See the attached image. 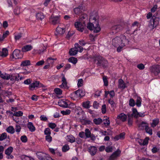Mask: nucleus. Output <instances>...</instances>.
<instances>
[{"instance_id":"obj_44","label":"nucleus","mask_w":160,"mask_h":160,"mask_svg":"<svg viewBox=\"0 0 160 160\" xmlns=\"http://www.w3.org/2000/svg\"><path fill=\"white\" fill-rule=\"evenodd\" d=\"M23 115V112L21 111L15 112L13 114V115L16 117L22 116Z\"/></svg>"},{"instance_id":"obj_49","label":"nucleus","mask_w":160,"mask_h":160,"mask_svg":"<svg viewBox=\"0 0 160 160\" xmlns=\"http://www.w3.org/2000/svg\"><path fill=\"white\" fill-rule=\"evenodd\" d=\"M61 112L63 115H69L71 112V111L69 109H67L65 111H61Z\"/></svg>"},{"instance_id":"obj_9","label":"nucleus","mask_w":160,"mask_h":160,"mask_svg":"<svg viewBox=\"0 0 160 160\" xmlns=\"http://www.w3.org/2000/svg\"><path fill=\"white\" fill-rule=\"evenodd\" d=\"M23 57V54L20 50L15 49L10 56L11 59H18L21 58Z\"/></svg>"},{"instance_id":"obj_38","label":"nucleus","mask_w":160,"mask_h":160,"mask_svg":"<svg viewBox=\"0 0 160 160\" xmlns=\"http://www.w3.org/2000/svg\"><path fill=\"white\" fill-rule=\"evenodd\" d=\"M145 130L146 132L149 134L150 135L152 134V129L148 126V125L146 126V128H145Z\"/></svg>"},{"instance_id":"obj_52","label":"nucleus","mask_w":160,"mask_h":160,"mask_svg":"<svg viewBox=\"0 0 160 160\" xmlns=\"http://www.w3.org/2000/svg\"><path fill=\"white\" fill-rule=\"evenodd\" d=\"M144 116L145 115L144 112H143V113L138 112V114H137V115H135L134 118H138V116L141 117H144Z\"/></svg>"},{"instance_id":"obj_64","label":"nucleus","mask_w":160,"mask_h":160,"mask_svg":"<svg viewBox=\"0 0 160 160\" xmlns=\"http://www.w3.org/2000/svg\"><path fill=\"white\" fill-rule=\"evenodd\" d=\"M54 155L59 156V157H61L62 155V154L61 152L58 151L57 149H56V152Z\"/></svg>"},{"instance_id":"obj_57","label":"nucleus","mask_w":160,"mask_h":160,"mask_svg":"<svg viewBox=\"0 0 160 160\" xmlns=\"http://www.w3.org/2000/svg\"><path fill=\"white\" fill-rule=\"evenodd\" d=\"M137 67L140 70H143L145 68V66L142 63H140L137 65Z\"/></svg>"},{"instance_id":"obj_6","label":"nucleus","mask_w":160,"mask_h":160,"mask_svg":"<svg viewBox=\"0 0 160 160\" xmlns=\"http://www.w3.org/2000/svg\"><path fill=\"white\" fill-rule=\"evenodd\" d=\"M149 70L152 75L157 76L160 73V67L157 65H155L150 67Z\"/></svg>"},{"instance_id":"obj_42","label":"nucleus","mask_w":160,"mask_h":160,"mask_svg":"<svg viewBox=\"0 0 160 160\" xmlns=\"http://www.w3.org/2000/svg\"><path fill=\"white\" fill-rule=\"evenodd\" d=\"M74 12L75 14L79 16L80 14V6H78V7L75 8L74 9Z\"/></svg>"},{"instance_id":"obj_53","label":"nucleus","mask_w":160,"mask_h":160,"mask_svg":"<svg viewBox=\"0 0 160 160\" xmlns=\"http://www.w3.org/2000/svg\"><path fill=\"white\" fill-rule=\"evenodd\" d=\"M32 82V80L30 78L28 79L25 80L24 81V83L25 84L29 85Z\"/></svg>"},{"instance_id":"obj_45","label":"nucleus","mask_w":160,"mask_h":160,"mask_svg":"<svg viewBox=\"0 0 160 160\" xmlns=\"http://www.w3.org/2000/svg\"><path fill=\"white\" fill-rule=\"evenodd\" d=\"M69 149V147L68 145H65L62 148V151L65 152L68 151Z\"/></svg>"},{"instance_id":"obj_16","label":"nucleus","mask_w":160,"mask_h":160,"mask_svg":"<svg viewBox=\"0 0 160 160\" xmlns=\"http://www.w3.org/2000/svg\"><path fill=\"white\" fill-rule=\"evenodd\" d=\"M67 100L66 99H61L59 100L58 105L60 106L63 108L68 107V104L67 103Z\"/></svg>"},{"instance_id":"obj_2","label":"nucleus","mask_w":160,"mask_h":160,"mask_svg":"<svg viewBox=\"0 0 160 160\" xmlns=\"http://www.w3.org/2000/svg\"><path fill=\"white\" fill-rule=\"evenodd\" d=\"M94 61L98 67H102L105 68L108 66V61L102 57L100 55H95L93 57Z\"/></svg>"},{"instance_id":"obj_37","label":"nucleus","mask_w":160,"mask_h":160,"mask_svg":"<svg viewBox=\"0 0 160 160\" xmlns=\"http://www.w3.org/2000/svg\"><path fill=\"white\" fill-rule=\"evenodd\" d=\"M68 61L73 64H75L77 62V59L75 57H71L68 59Z\"/></svg>"},{"instance_id":"obj_33","label":"nucleus","mask_w":160,"mask_h":160,"mask_svg":"<svg viewBox=\"0 0 160 160\" xmlns=\"http://www.w3.org/2000/svg\"><path fill=\"white\" fill-rule=\"evenodd\" d=\"M94 123L96 125H99L102 122V119L100 118H94L93 120Z\"/></svg>"},{"instance_id":"obj_61","label":"nucleus","mask_w":160,"mask_h":160,"mask_svg":"<svg viewBox=\"0 0 160 160\" xmlns=\"http://www.w3.org/2000/svg\"><path fill=\"white\" fill-rule=\"evenodd\" d=\"M40 120L44 121H46L48 120V118L44 115H41L40 117Z\"/></svg>"},{"instance_id":"obj_63","label":"nucleus","mask_w":160,"mask_h":160,"mask_svg":"<svg viewBox=\"0 0 160 160\" xmlns=\"http://www.w3.org/2000/svg\"><path fill=\"white\" fill-rule=\"evenodd\" d=\"M93 106L94 108L97 109L99 106V104L96 101H95L93 102Z\"/></svg>"},{"instance_id":"obj_23","label":"nucleus","mask_w":160,"mask_h":160,"mask_svg":"<svg viewBox=\"0 0 160 160\" xmlns=\"http://www.w3.org/2000/svg\"><path fill=\"white\" fill-rule=\"evenodd\" d=\"M159 122V120L158 118H156L153 119L152 122L151 123V127L153 128L155 127L158 124Z\"/></svg>"},{"instance_id":"obj_47","label":"nucleus","mask_w":160,"mask_h":160,"mask_svg":"<svg viewBox=\"0 0 160 160\" xmlns=\"http://www.w3.org/2000/svg\"><path fill=\"white\" fill-rule=\"evenodd\" d=\"M85 135L86 138H89L91 137V132L88 129H86L85 130Z\"/></svg>"},{"instance_id":"obj_20","label":"nucleus","mask_w":160,"mask_h":160,"mask_svg":"<svg viewBox=\"0 0 160 160\" xmlns=\"http://www.w3.org/2000/svg\"><path fill=\"white\" fill-rule=\"evenodd\" d=\"M126 87L125 83L123 80L122 79H119L118 80V88L124 89Z\"/></svg>"},{"instance_id":"obj_5","label":"nucleus","mask_w":160,"mask_h":160,"mask_svg":"<svg viewBox=\"0 0 160 160\" xmlns=\"http://www.w3.org/2000/svg\"><path fill=\"white\" fill-rule=\"evenodd\" d=\"M78 52H80V45L76 43L74 45V47L71 48L69 52L70 56H73L76 55Z\"/></svg>"},{"instance_id":"obj_36","label":"nucleus","mask_w":160,"mask_h":160,"mask_svg":"<svg viewBox=\"0 0 160 160\" xmlns=\"http://www.w3.org/2000/svg\"><path fill=\"white\" fill-rule=\"evenodd\" d=\"M6 74L5 73H1L0 77L4 79L9 80L10 78V75L9 74L7 75V76H6Z\"/></svg>"},{"instance_id":"obj_41","label":"nucleus","mask_w":160,"mask_h":160,"mask_svg":"<svg viewBox=\"0 0 160 160\" xmlns=\"http://www.w3.org/2000/svg\"><path fill=\"white\" fill-rule=\"evenodd\" d=\"M138 143L141 146H145L148 143V141H138Z\"/></svg>"},{"instance_id":"obj_32","label":"nucleus","mask_w":160,"mask_h":160,"mask_svg":"<svg viewBox=\"0 0 160 160\" xmlns=\"http://www.w3.org/2000/svg\"><path fill=\"white\" fill-rule=\"evenodd\" d=\"M21 158L22 160H34V159L32 157L25 155L22 156Z\"/></svg>"},{"instance_id":"obj_51","label":"nucleus","mask_w":160,"mask_h":160,"mask_svg":"<svg viewBox=\"0 0 160 160\" xmlns=\"http://www.w3.org/2000/svg\"><path fill=\"white\" fill-rule=\"evenodd\" d=\"M48 126L51 129H53L55 128L57 125L55 123L50 122L48 124Z\"/></svg>"},{"instance_id":"obj_40","label":"nucleus","mask_w":160,"mask_h":160,"mask_svg":"<svg viewBox=\"0 0 160 160\" xmlns=\"http://www.w3.org/2000/svg\"><path fill=\"white\" fill-rule=\"evenodd\" d=\"M89 103L90 102L88 101L84 102L82 103V106L85 108H88L90 107Z\"/></svg>"},{"instance_id":"obj_46","label":"nucleus","mask_w":160,"mask_h":160,"mask_svg":"<svg viewBox=\"0 0 160 160\" xmlns=\"http://www.w3.org/2000/svg\"><path fill=\"white\" fill-rule=\"evenodd\" d=\"M129 105L131 107H133L135 105V101L133 98L130 99L129 101Z\"/></svg>"},{"instance_id":"obj_60","label":"nucleus","mask_w":160,"mask_h":160,"mask_svg":"<svg viewBox=\"0 0 160 160\" xmlns=\"http://www.w3.org/2000/svg\"><path fill=\"white\" fill-rule=\"evenodd\" d=\"M44 61L42 60L38 62L36 64V66H40L43 65L44 63Z\"/></svg>"},{"instance_id":"obj_7","label":"nucleus","mask_w":160,"mask_h":160,"mask_svg":"<svg viewBox=\"0 0 160 160\" xmlns=\"http://www.w3.org/2000/svg\"><path fill=\"white\" fill-rule=\"evenodd\" d=\"M124 28V24H117L113 26L111 28V30L113 33H116L119 32Z\"/></svg>"},{"instance_id":"obj_25","label":"nucleus","mask_w":160,"mask_h":160,"mask_svg":"<svg viewBox=\"0 0 160 160\" xmlns=\"http://www.w3.org/2000/svg\"><path fill=\"white\" fill-rule=\"evenodd\" d=\"M31 65L30 61L29 60H26L22 61L20 64L21 67H26Z\"/></svg>"},{"instance_id":"obj_50","label":"nucleus","mask_w":160,"mask_h":160,"mask_svg":"<svg viewBox=\"0 0 160 160\" xmlns=\"http://www.w3.org/2000/svg\"><path fill=\"white\" fill-rule=\"evenodd\" d=\"M7 138V134L5 132L2 133L0 136V140H4Z\"/></svg>"},{"instance_id":"obj_48","label":"nucleus","mask_w":160,"mask_h":160,"mask_svg":"<svg viewBox=\"0 0 160 160\" xmlns=\"http://www.w3.org/2000/svg\"><path fill=\"white\" fill-rule=\"evenodd\" d=\"M14 13L16 15H18L20 13V8L19 7H17L14 9Z\"/></svg>"},{"instance_id":"obj_11","label":"nucleus","mask_w":160,"mask_h":160,"mask_svg":"<svg viewBox=\"0 0 160 160\" xmlns=\"http://www.w3.org/2000/svg\"><path fill=\"white\" fill-rule=\"evenodd\" d=\"M70 97L71 99L74 100H78L80 98V89H78L77 90L71 93L70 94Z\"/></svg>"},{"instance_id":"obj_62","label":"nucleus","mask_w":160,"mask_h":160,"mask_svg":"<svg viewBox=\"0 0 160 160\" xmlns=\"http://www.w3.org/2000/svg\"><path fill=\"white\" fill-rule=\"evenodd\" d=\"M22 37V34L21 33H19L15 36V39L16 40L19 39Z\"/></svg>"},{"instance_id":"obj_21","label":"nucleus","mask_w":160,"mask_h":160,"mask_svg":"<svg viewBox=\"0 0 160 160\" xmlns=\"http://www.w3.org/2000/svg\"><path fill=\"white\" fill-rule=\"evenodd\" d=\"M8 55V50L6 48H3L2 51H0V56L5 57Z\"/></svg>"},{"instance_id":"obj_8","label":"nucleus","mask_w":160,"mask_h":160,"mask_svg":"<svg viewBox=\"0 0 160 160\" xmlns=\"http://www.w3.org/2000/svg\"><path fill=\"white\" fill-rule=\"evenodd\" d=\"M123 36L121 38L118 37H117L112 40V44L115 47H117L118 45H120L121 44L123 43V40H125V39H123Z\"/></svg>"},{"instance_id":"obj_29","label":"nucleus","mask_w":160,"mask_h":160,"mask_svg":"<svg viewBox=\"0 0 160 160\" xmlns=\"http://www.w3.org/2000/svg\"><path fill=\"white\" fill-rule=\"evenodd\" d=\"M120 153L121 151L119 150H118L114 152L111 156V157H112L115 159L119 156Z\"/></svg>"},{"instance_id":"obj_10","label":"nucleus","mask_w":160,"mask_h":160,"mask_svg":"<svg viewBox=\"0 0 160 160\" xmlns=\"http://www.w3.org/2000/svg\"><path fill=\"white\" fill-rule=\"evenodd\" d=\"M60 15L54 16L53 15H52L49 18V21L51 23L55 25L60 23Z\"/></svg>"},{"instance_id":"obj_4","label":"nucleus","mask_w":160,"mask_h":160,"mask_svg":"<svg viewBox=\"0 0 160 160\" xmlns=\"http://www.w3.org/2000/svg\"><path fill=\"white\" fill-rule=\"evenodd\" d=\"M45 87L46 86L39 81L35 80L32 82L29 85L28 88L30 90H33L36 88H39Z\"/></svg>"},{"instance_id":"obj_27","label":"nucleus","mask_w":160,"mask_h":160,"mask_svg":"<svg viewBox=\"0 0 160 160\" xmlns=\"http://www.w3.org/2000/svg\"><path fill=\"white\" fill-rule=\"evenodd\" d=\"M148 125V124L147 122H142L139 125L138 127L140 130H143L144 129H145V128H146V126Z\"/></svg>"},{"instance_id":"obj_24","label":"nucleus","mask_w":160,"mask_h":160,"mask_svg":"<svg viewBox=\"0 0 160 160\" xmlns=\"http://www.w3.org/2000/svg\"><path fill=\"white\" fill-rule=\"evenodd\" d=\"M36 17L37 19L41 21H42L45 17L43 14L41 12L38 13Z\"/></svg>"},{"instance_id":"obj_3","label":"nucleus","mask_w":160,"mask_h":160,"mask_svg":"<svg viewBox=\"0 0 160 160\" xmlns=\"http://www.w3.org/2000/svg\"><path fill=\"white\" fill-rule=\"evenodd\" d=\"M159 18L157 17V14L154 15L150 19L148 24V27L151 29L156 27L159 23Z\"/></svg>"},{"instance_id":"obj_35","label":"nucleus","mask_w":160,"mask_h":160,"mask_svg":"<svg viewBox=\"0 0 160 160\" xmlns=\"http://www.w3.org/2000/svg\"><path fill=\"white\" fill-rule=\"evenodd\" d=\"M9 32L8 31H7L3 33L2 36H0V41H2L3 39L6 38L9 34Z\"/></svg>"},{"instance_id":"obj_39","label":"nucleus","mask_w":160,"mask_h":160,"mask_svg":"<svg viewBox=\"0 0 160 160\" xmlns=\"http://www.w3.org/2000/svg\"><path fill=\"white\" fill-rule=\"evenodd\" d=\"M136 105L138 107H140L141 106L142 100L140 97H137L136 100Z\"/></svg>"},{"instance_id":"obj_58","label":"nucleus","mask_w":160,"mask_h":160,"mask_svg":"<svg viewBox=\"0 0 160 160\" xmlns=\"http://www.w3.org/2000/svg\"><path fill=\"white\" fill-rule=\"evenodd\" d=\"M59 87L61 88L66 89H68L69 88L67 85H66L65 83H64L62 82V84L59 86Z\"/></svg>"},{"instance_id":"obj_43","label":"nucleus","mask_w":160,"mask_h":160,"mask_svg":"<svg viewBox=\"0 0 160 160\" xmlns=\"http://www.w3.org/2000/svg\"><path fill=\"white\" fill-rule=\"evenodd\" d=\"M54 92L58 95H61L62 93V91L59 88H56L54 90Z\"/></svg>"},{"instance_id":"obj_31","label":"nucleus","mask_w":160,"mask_h":160,"mask_svg":"<svg viewBox=\"0 0 160 160\" xmlns=\"http://www.w3.org/2000/svg\"><path fill=\"white\" fill-rule=\"evenodd\" d=\"M78 21L75 22L74 26L77 30L80 31V16L78 18Z\"/></svg>"},{"instance_id":"obj_14","label":"nucleus","mask_w":160,"mask_h":160,"mask_svg":"<svg viewBox=\"0 0 160 160\" xmlns=\"http://www.w3.org/2000/svg\"><path fill=\"white\" fill-rule=\"evenodd\" d=\"M123 39H125V40H123V43L121 44L120 45H118L119 47L117 48V51L118 52H120L121 51L122 48L123 47L125 46V44H127L128 43V40L126 38V36L123 37Z\"/></svg>"},{"instance_id":"obj_59","label":"nucleus","mask_w":160,"mask_h":160,"mask_svg":"<svg viewBox=\"0 0 160 160\" xmlns=\"http://www.w3.org/2000/svg\"><path fill=\"white\" fill-rule=\"evenodd\" d=\"M105 150L107 152H111L112 151V147L108 146L106 147Z\"/></svg>"},{"instance_id":"obj_17","label":"nucleus","mask_w":160,"mask_h":160,"mask_svg":"<svg viewBox=\"0 0 160 160\" xmlns=\"http://www.w3.org/2000/svg\"><path fill=\"white\" fill-rule=\"evenodd\" d=\"M88 151L89 152L91 156L95 155L97 151L96 148L95 146H91L88 148Z\"/></svg>"},{"instance_id":"obj_18","label":"nucleus","mask_w":160,"mask_h":160,"mask_svg":"<svg viewBox=\"0 0 160 160\" xmlns=\"http://www.w3.org/2000/svg\"><path fill=\"white\" fill-rule=\"evenodd\" d=\"M32 49V46L30 45H26L24 46L22 48V51L23 52H25L29 51Z\"/></svg>"},{"instance_id":"obj_19","label":"nucleus","mask_w":160,"mask_h":160,"mask_svg":"<svg viewBox=\"0 0 160 160\" xmlns=\"http://www.w3.org/2000/svg\"><path fill=\"white\" fill-rule=\"evenodd\" d=\"M127 118V115L123 113H121L117 116V118L120 119L123 122L125 121Z\"/></svg>"},{"instance_id":"obj_30","label":"nucleus","mask_w":160,"mask_h":160,"mask_svg":"<svg viewBox=\"0 0 160 160\" xmlns=\"http://www.w3.org/2000/svg\"><path fill=\"white\" fill-rule=\"evenodd\" d=\"M13 148L12 147H9L5 151V153L7 155H9L13 151Z\"/></svg>"},{"instance_id":"obj_28","label":"nucleus","mask_w":160,"mask_h":160,"mask_svg":"<svg viewBox=\"0 0 160 160\" xmlns=\"http://www.w3.org/2000/svg\"><path fill=\"white\" fill-rule=\"evenodd\" d=\"M27 127L30 131L32 132H34L35 130V128L32 122H29L28 124Z\"/></svg>"},{"instance_id":"obj_15","label":"nucleus","mask_w":160,"mask_h":160,"mask_svg":"<svg viewBox=\"0 0 160 160\" xmlns=\"http://www.w3.org/2000/svg\"><path fill=\"white\" fill-rule=\"evenodd\" d=\"M10 78L9 79L12 82V83H13L15 82L16 81H18L19 80V76L18 74L14 73L10 75Z\"/></svg>"},{"instance_id":"obj_22","label":"nucleus","mask_w":160,"mask_h":160,"mask_svg":"<svg viewBox=\"0 0 160 160\" xmlns=\"http://www.w3.org/2000/svg\"><path fill=\"white\" fill-rule=\"evenodd\" d=\"M56 31L59 34H63L65 32V28H61L58 27L56 28Z\"/></svg>"},{"instance_id":"obj_34","label":"nucleus","mask_w":160,"mask_h":160,"mask_svg":"<svg viewBox=\"0 0 160 160\" xmlns=\"http://www.w3.org/2000/svg\"><path fill=\"white\" fill-rule=\"evenodd\" d=\"M6 131L7 132L11 134H13L15 132V129L12 126H9L6 129Z\"/></svg>"},{"instance_id":"obj_54","label":"nucleus","mask_w":160,"mask_h":160,"mask_svg":"<svg viewBox=\"0 0 160 160\" xmlns=\"http://www.w3.org/2000/svg\"><path fill=\"white\" fill-rule=\"evenodd\" d=\"M103 81L104 82V85L106 86H107L108 85V81L107 80V78L106 77H103Z\"/></svg>"},{"instance_id":"obj_55","label":"nucleus","mask_w":160,"mask_h":160,"mask_svg":"<svg viewBox=\"0 0 160 160\" xmlns=\"http://www.w3.org/2000/svg\"><path fill=\"white\" fill-rule=\"evenodd\" d=\"M102 112L103 114H105L106 112V107L105 104H104L102 106Z\"/></svg>"},{"instance_id":"obj_1","label":"nucleus","mask_w":160,"mask_h":160,"mask_svg":"<svg viewBox=\"0 0 160 160\" xmlns=\"http://www.w3.org/2000/svg\"><path fill=\"white\" fill-rule=\"evenodd\" d=\"M98 19V16L96 12L94 16L91 15L89 18V21L92 22L88 23L87 28L91 30H93L94 32L98 33L101 30Z\"/></svg>"},{"instance_id":"obj_26","label":"nucleus","mask_w":160,"mask_h":160,"mask_svg":"<svg viewBox=\"0 0 160 160\" xmlns=\"http://www.w3.org/2000/svg\"><path fill=\"white\" fill-rule=\"evenodd\" d=\"M125 134V133L124 132L121 133L119 135L116 136L114 138V139L116 140H118L120 139H124Z\"/></svg>"},{"instance_id":"obj_13","label":"nucleus","mask_w":160,"mask_h":160,"mask_svg":"<svg viewBox=\"0 0 160 160\" xmlns=\"http://www.w3.org/2000/svg\"><path fill=\"white\" fill-rule=\"evenodd\" d=\"M36 155L38 158L40 160H46L49 156L48 155L42 152H37Z\"/></svg>"},{"instance_id":"obj_56","label":"nucleus","mask_w":160,"mask_h":160,"mask_svg":"<svg viewBox=\"0 0 160 160\" xmlns=\"http://www.w3.org/2000/svg\"><path fill=\"white\" fill-rule=\"evenodd\" d=\"M44 132L45 134L46 135H50V129L49 128H47L45 129Z\"/></svg>"},{"instance_id":"obj_12","label":"nucleus","mask_w":160,"mask_h":160,"mask_svg":"<svg viewBox=\"0 0 160 160\" xmlns=\"http://www.w3.org/2000/svg\"><path fill=\"white\" fill-rule=\"evenodd\" d=\"M88 15H87L82 12L81 10V24L82 23V26H85L86 25V22L88 21Z\"/></svg>"}]
</instances>
